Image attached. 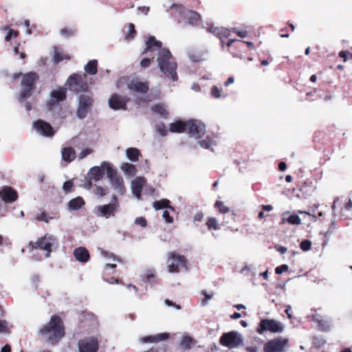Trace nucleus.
<instances>
[{
  "label": "nucleus",
  "mask_w": 352,
  "mask_h": 352,
  "mask_svg": "<svg viewBox=\"0 0 352 352\" xmlns=\"http://www.w3.org/2000/svg\"><path fill=\"white\" fill-rule=\"evenodd\" d=\"M208 31L218 36L220 39H222L223 38H228L232 32V30L227 28L214 26L210 27L208 28Z\"/></svg>",
  "instance_id": "cd10ccee"
},
{
  "label": "nucleus",
  "mask_w": 352,
  "mask_h": 352,
  "mask_svg": "<svg viewBox=\"0 0 352 352\" xmlns=\"http://www.w3.org/2000/svg\"><path fill=\"white\" fill-rule=\"evenodd\" d=\"M75 258L80 263H86L89 260L90 256L88 250L84 247H79L74 250Z\"/></svg>",
  "instance_id": "a878e982"
},
{
  "label": "nucleus",
  "mask_w": 352,
  "mask_h": 352,
  "mask_svg": "<svg viewBox=\"0 0 352 352\" xmlns=\"http://www.w3.org/2000/svg\"><path fill=\"white\" fill-rule=\"evenodd\" d=\"M75 30L72 28H64L60 31V34L64 36H69L74 34Z\"/></svg>",
  "instance_id": "6e6d98bb"
},
{
  "label": "nucleus",
  "mask_w": 352,
  "mask_h": 352,
  "mask_svg": "<svg viewBox=\"0 0 352 352\" xmlns=\"http://www.w3.org/2000/svg\"><path fill=\"white\" fill-rule=\"evenodd\" d=\"M339 56L343 58L344 61H346V60L352 57V54L347 51H341L339 53Z\"/></svg>",
  "instance_id": "bf43d9fd"
},
{
  "label": "nucleus",
  "mask_w": 352,
  "mask_h": 352,
  "mask_svg": "<svg viewBox=\"0 0 352 352\" xmlns=\"http://www.w3.org/2000/svg\"><path fill=\"white\" fill-rule=\"evenodd\" d=\"M221 89L217 86H213L210 90V94L214 98H220L221 97Z\"/></svg>",
  "instance_id": "09e8293b"
},
{
  "label": "nucleus",
  "mask_w": 352,
  "mask_h": 352,
  "mask_svg": "<svg viewBox=\"0 0 352 352\" xmlns=\"http://www.w3.org/2000/svg\"><path fill=\"white\" fill-rule=\"evenodd\" d=\"M169 131L171 133L186 132V122L179 120L170 124Z\"/></svg>",
  "instance_id": "7c9ffc66"
},
{
  "label": "nucleus",
  "mask_w": 352,
  "mask_h": 352,
  "mask_svg": "<svg viewBox=\"0 0 352 352\" xmlns=\"http://www.w3.org/2000/svg\"><path fill=\"white\" fill-rule=\"evenodd\" d=\"M35 220L37 221H44L45 223H49L50 220L52 219L51 217H48L47 214L45 212H42L39 214L35 215Z\"/></svg>",
  "instance_id": "79ce46f5"
},
{
  "label": "nucleus",
  "mask_w": 352,
  "mask_h": 352,
  "mask_svg": "<svg viewBox=\"0 0 352 352\" xmlns=\"http://www.w3.org/2000/svg\"><path fill=\"white\" fill-rule=\"evenodd\" d=\"M194 344L195 341L190 336L188 335H184L181 337L179 346L181 349L184 350H188Z\"/></svg>",
  "instance_id": "c756f323"
},
{
  "label": "nucleus",
  "mask_w": 352,
  "mask_h": 352,
  "mask_svg": "<svg viewBox=\"0 0 352 352\" xmlns=\"http://www.w3.org/2000/svg\"><path fill=\"white\" fill-rule=\"evenodd\" d=\"M186 132L195 139L202 138L206 133L205 124L199 120H190L186 122Z\"/></svg>",
  "instance_id": "1a4fd4ad"
},
{
  "label": "nucleus",
  "mask_w": 352,
  "mask_h": 352,
  "mask_svg": "<svg viewBox=\"0 0 352 352\" xmlns=\"http://www.w3.org/2000/svg\"><path fill=\"white\" fill-rule=\"evenodd\" d=\"M100 254L106 261L104 269H115L116 267V264L114 262L119 261V259L113 254L101 250Z\"/></svg>",
  "instance_id": "b1692460"
},
{
  "label": "nucleus",
  "mask_w": 352,
  "mask_h": 352,
  "mask_svg": "<svg viewBox=\"0 0 352 352\" xmlns=\"http://www.w3.org/2000/svg\"><path fill=\"white\" fill-rule=\"evenodd\" d=\"M120 169L124 174L129 177H133L137 173L135 166L128 162L122 163L120 165Z\"/></svg>",
  "instance_id": "c85d7f7f"
},
{
  "label": "nucleus",
  "mask_w": 352,
  "mask_h": 352,
  "mask_svg": "<svg viewBox=\"0 0 352 352\" xmlns=\"http://www.w3.org/2000/svg\"><path fill=\"white\" fill-rule=\"evenodd\" d=\"M128 99L126 97L113 94L109 99V105L114 110L125 109Z\"/></svg>",
  "instance_id": "6ab92c4d"
},
{
  "label": "nucleus",
  "mask_w": 352,
  "mask_h": 352,
  "mask_svg": "<svg viewBox=\"0 0 352 352\" xmlns=\"http://www.w3.org/2000/svg\"><path fill=\"white\" fill-rule=\"evenodd\" d=\"M5 30H8V33L5 36V40L6 41H10L12 38L16 37L19 34V32L13 29H9L6 28Z\"/></svg>",
  "instance_id": "c03bdc74"
},
{
  "label": "nucleus",
  "mask_w": 352,
  "mask_h": 352,
  "mask_svg": "<svg viewBox=\"0 0 352 352\" xmlns=\"http://www.w3.org/2000/svg\"><path fill=\"white\" fill-rule=\"evenodd\" d=\"M135 223L141 226L142 228H145L147 225V222L145 218L142 217H138L135 219Z\"/></svg>",
  "instance_id": "864d4df0"
},
{
  "label": "nucleus",
  "mask_w": 352,
  "mask_h": 352,
  "mask_svg": "<svg viewBox=\"0 0 352 352\" xmlns=\"http://www.w3.org/2000/svg\"><path fill=\"white\" fill-rule=\"evenodd\" d=\"M99 343L96 338L87 337L78 341L79 352H97Z\"/></svg>",
  "instance_id": "4468645a"
},
{
  "label": "nucleus",
  "mask_w": 352,
  "mask_h": 352,
  "mask_svg": "<svg viewBox=\"0 0 352 352\" xmlns=\"http://www.w3.org/2000/svg\"><path fill=\"white\" fill-rule=\"evenodd\" d=\"M38 333L51 344H56L65 336L63 322L59 316H53L47 323L40 327Z\"/></svg>",
  "instance_id": "f257e3e1"
},
{
  "label": "nucleus",
  "mask_w": 352,
  "mask_h": 352,
  "mask_svg": "<svg viewBox=\"0 0 352 352\" xmlns=\"http://www.w3.org/2000/svg\"><path fill=\"white\" fill-rule=\"evenodd\" d=\"M289 269V267L287 265L283 264L280 266H278L275 269V272L277 274H281L283 272L287 271Z\"/></svg>",
  "instance_id": "4d7b16f0"
},
{
  "label": "nucleus",
  "mask_w": 352,
  "mask_h": 352,
  "mask_svg": "<svg viewBox=\"0 0 352 352\" xmlns=\"http://www.w3.org/2000/svg\"><path fill=\"white\" fill-rule=\"evenodd\" d=\"M204 295L205 296V300H203V304L206 305L208 303V301L212 298V294H207L206 292H203Z\"/></svg>",
  "instance_id": "774afa93"
},
{
  "label": "nucleus",
  "mask_w": 352,
  "mask_h": 352,
  "mask_svg": "<svg viewBox=\"0 0 352 352\" xmlns=\"http://www.w3.org/2000/svg\"><path fill=\"white\" fill-rule=\"evenodd\" d=\"M151 110L153 113L160 115L161 117L166 118L167 116L166 109L164 104H155L152 107Z\"/></svg>",
  "instance_id": "4c0bfd02"
},
{
  "label": "nucleus",
  "mask_w": 352,
  "mask_h": 352,
  "mask_svg": "<svg viewBox=\"0 0 352 352\" xmlns=\"http://www.w3.org/2000/svg\"><path fill=\"white\" fill-rule=\"evenodd\" d=\"M103 165L102 162L100 166H96L90 168L89 171V176L90 179L97 182L102 178L104 174V170H106V166Z\"/></svg>",
  "instance_id": "393cba45"
},
{
  "label": "nucleus",
  "mask_w": 352,
  "mask_h": 352,
  "mask_svg": "<svg viewBox=\"0 0 352 352\" xmlns=\"http://www.w3.org/2000/svg\"><path fill=\"white\" fill-rule=\"evenodd\" d=\"M206 225L209 230H218L220 229V225L214 217H209Z\"/></svg>",
  "instance_id": "58836bf2"
},
{
  "label": "nucleus",
  "mask_w": 352,
  "mask_h": 352,
  "mask_svg": "<svg viewBox=\"0 0 352 352\" xmlns=\"http://www.w3.org/2000/svg\"><path fill=\"white\" fill-rule=\"evenodd\" d=\"M155 271L153 270H148L145 272L144 276L148 282H151L152 279L155 278Z\"/></svg>",
  "instance_id": "5fc2aeb1"
},
{
  "label": "nucleus",
  "mask_w": 352,
  "mask_h": 352,
  "mask_svg": "<svg viewBox=\"0 0 352 352\" xmlns=\"http://www.w3.org/2000/svg\"><path fill=\"white\" fill-rule=\"evenodd\" d=\"M170 201L168 199H161L160 201H155L153 204V208L158 210L163 208H169L173 210V208L169 206Z\"/></svg>",
  "instance_id": "e433bc0d"
},
{
  "label": "nucleus",
  "mask_w": 352,
  "mask_h": 352,
  "mask_svg": "<svg viewBox=\"0 0 352 352\" xmlns=\"http://www.w3.org/2000/svg\"><path fill=\"white\" fill-rule=\"evenodd\" d=\"M0 198L5 203H12L18 198L17 192L11 187L4 186L0 190Z\"/></svg>",
  "instance_id": "aec40b11"
},
{
  "label": "nucleus",
  "mask_w": 352,
  "mask_h": 352,
  "mask_svg": "<svg viewBox=\"0 0 352 352\" xmlns=\"http://www.w3.org/2000/svg\"><path fill=\"white\" fill-rule=\"evenodd\" d=\"M94 152V150L91 148H85L82 149L80 153L78 154V158L80 160L84 159L87 155L91 154Z\"/></svg>",
  "instance_id": "3c124183"
},
{
  "label": "nucleus",
  "mask_w": 352,
  "mask_h": 352,
  "mask_svg": "<svg viewBox=\"0 0 352 352\" xmlns=\"http://www.w3.org/2000/svg\"><path fill=\"white\" fill-rule=\"evenodd\" d=\"M168 256L167 265L170 273H177L180 269L186 268V259L183 256L169 252Z\"/></svg>",
  "instance_id": "9b49d317"
},
{
  "label": "nucleus",
  "mask_w": 352,
  "mask_h": 352,
  "mask_svg": "<svg viewBox=\"0 0 352 352\" xmlns=\"http://www.w3.org/2000/svg\"><path fill=\"white\" fill-rule=\"evenodd\" d=\"M69 89L75 92L85 91L88 89L85 74H72L66 82Z\"/></svg>",
  "instance_id": "6e6552de"
},
{
  "label": "nucleus",
  "mask_w": 352,
  "mask_h": 352,
  "mask_svg": "<svg viewBox=\"0 0 352 352\" xmlns=\"http://www.w3.org/2000/svg\"><path fill=\"white\" fill-rule=\"evenodd\" d=\"M12 326L6 320H0V334H8Z\"/></svg>",
  "instance_id": "a19ab883"
},
{
  "label": "nucleus",
  "mask_w": 352,
  "mask_h": 352,
  "mask_svg": "<svg viewBox=\"0 0 352 352\" xmlns=\"http://www.w3.org/2000/svg\"><path fill=\"white\" fill-rule=\"evenodd\" d=\"M72 188V182L71 181H67L63 184V188L65 192H68Z\"/></svg>",
  "instance_id": "680f3d73"
},
{
  "label": "nucleus",
  "mask_w": 352,
  "mask_h": 352,
  "mask_svg": "<svg viewBox=\"0 0 352 352\" xmlns=\"http://www.w3.org/2000/svg\"><path fill=\"white\" fill-rule=\"evenodd\" d=\"M318 323V327L322 331H327L330 328V324L329 322L322 319H316Z\"/></svg>",
  "instance_id": "49530a36"
},
{
  "label": "nucleus",
  "mask_w": 352,
  "mask_h": 352,
  "mask_svg": "<svg viewBox=\"0 0 352 352\" xmlns=\"http://www.w3.org/2000/svg\"><path fill=\"white\" fill-rule=\"evenodd\" d=\"M162 217L165 219L166 222L168 223H171L173 222V219L170 216L169 212L167 210H164L162 214Z\"/></svg>",
  "instance_id": "052dcab7"
},
{
  "label": "nucleus",
  "mask_w": 352,
  "mask_h": 352,
  "mask_svg": "<svg viewBox=\"0 0 352 352\" xmlns=\"http://www.w3.org/2000/svg\"><path fill=\"white\" fill-rule=\"evenodd\" d=\"M300 248L303 251H308L311 249V242L309 240H304L300 243Z\"/></svg>",
  "instance_id": "603ef678"
},
{
  "label": "nucleus",
  "mask_w": 352,
  "mask_h": 352,
  "mask_svg": "<svg viewBox=\"0 0 352 352\" xmlns=\"http://www.w3.org/2000/svg\"><path fill=\"white\" fill-rule=\"evenodd\" d=\"M288 223L292 226L300 225L302 221L298 215L296 214H291L289 211H285L281 216V223Z\"/></svg>",
  "instance_id": "4be33fe9"
},
{
  "label": "nucleus",
  "mask_w": 352,
  "mask_h": 352,
  "mask_svg": "<svg viewBox=\"0 0 352 352\" xmlns=\"http://www.w3.org/2000/svg\"><path fill=\"white\" fill-rule=\"evenodd\" d=\"M85 72L89 75H95L98 72V61L89 60L84 67Z\"/></svg>",
  "instance_id": "473e14b6"
},
{
  "label": "nucleus",
  "mask_w": 352,
  "mask_h": 352,
  "mask_svg": "<svg viewBox=\"0 0 352 352\" xmlns=\"http://www.w3.org/2000/svg\"><path fill=\"white\" fill-rule=\"evenodd\" d=\"M38 78V75L35 72H29L23 75L21 80V89L20 91V98L23 100L32 94L34 89V84Z\"/></svg>",
  "instance_id": "0eeeda50"
},
{
  "label": "nucleus",
  "mask_w": 352,
  "mask_h": 352,
  "mask_svg": "<svg viewBox=\"0 0 352 352\" xmlns=\"http://www.w3.org/2000/svg\"><path fill=\"white\" fill-rule=\"evenodd\" d=\"M70 57L63 53V52L60 51L58 49H55L54 50V61L56 63L60 62L63 60H69Z\"/></svg>",
  "instance_id": "ea45409f"
},
{
  "label": "nucleus",
  "mask_w": 352,
  "mask_h": 352,
  "mask_svg": "<svg viewBox=\"0 0 352 352\" xmlns=\"http://www.w3.org/2000/svg\"><path fill=\"white\" fill-rule=\"evenodd\" d=\"M197 140L199 145L201 147L206 149L211 148L212 146L216 144V141L214 139L210 138L209 136H206L205 138H204L203 137L202 138Z\"/></svg>",
  "instance_id": "f704fd0d"
},
{
  "label": "nucleus",
  "mask_w": 352,
  "mask_h": 352,
  "mask_svg": "<svg viewBox=\"0 0 352 352\" xmlns=\"http://www.w3.org/2000/svg\"><path fill=\"white\" fill-rule=\"evenodd\" d=\"M85 204L84 200L82 198L78 197L74 199L70 200L68 203V208L71 210H77L81 208V207Z\"/></svg>",
  "instance_id": "72a5a7b5"
},
{
  "label": "nucleus",
  "mask_w": 352,
  "mask_h": 352,
  "mask_svg": "<svg viewBox=\"0 0 352 352\" xmlns=\"http://www.w3.org/2000/svg\"><path fill=\"white\" fill-rule=\"evenodd\" d=\"M215 207L219 210V212L222 214H226L230 211V208L219 201L215 203Z\"/></svg>",
  "instance_id": "37998d69"
},
{
  "label": "nucleus",
  "mask_w": 352,
  "mask_h": 352,
  "mask_svg": "<svg viewBox=\"0 0 352 352\" xmlns=\"http://www.w3.org/2000/svg\"><path fill=\"white\" fill-rule=\"evenodd\" d=\"M103 166H106L107 176L111 186L118 193L122 195L125 191L123 179L117 174L116 170L113 168L111 164L107 162H103Z\"/></svg>",
  "instance_id": "20e7f679"
},
{
  "label": "nucleus",
  "mask_w": 352,
  "mask_h": 352,
  "mask_svg": "<svg viewBox=\"0 0 352 352\" xmlns=\"http://www.w3.org/2000/svg\"><path fill=\"white\" fill-rule=\"evenodd\" d=\"M116 208V206L115 204L98 206L96 208L95 213L98 216L103 217L107 219L110 217L114 216Z\"/></svg>",
  "instance_id": "412c9836"
},
{
  "label": "nucleus",
  "mask_w": 352,
  "mask_h": 352,
  "mask_svg": "<svg viewBox=\"0 0 352 352\" xmlns=\"http://www.w3.org/2000/svg\"><path fill=\"white\" fill-rule=\"evenodd\" d=\"M169 338L168 333H161L155 336H147L140 338L142 343H157L161 341L166 340Z\"/></svg>",
  "instance_id": "5701e85b"
},
{
  "label": "nucleus",
  "mask_w": 352,
  "mask_h": 352,
  "mask_svg": "<svg viewBox=\"0 0 352 352\" xmlns=\"http://www.w3.org/2000/svg\"><path fill=\"white\" fill-rule=\"evenodd\" d=\"M136 32L135 30V26L133 24L130 23L128 27V32L126 34V38L127 39H132L134 38Z\"/></svg>",
  "instance_id": "a18cd8bd"
},
{
  "label": "nucleus",
  "mask_w": 352,
  "mask_h": 352,
  "mask_svg": "<svg viewBox=\"0 0 352 352\" xmlns=\"http://www.w3.org/2000/svg\"><path fill=\"white\" fill-rule=\"evenodd\" d=\"M203 219H204V214L201 212H197L193 217V220L195 221H198V222L201 221L203 220Z\"/></svg>",
  "instance_id": "69168bd1"
},
{
  "label": "nucleus",
  "mask_w": 352,
  "mask_h": 352,
  "mask_svg": "<svg viewBox=\"0 0 352 352\" xmlns=\"http://www.w3.org/2000/svg\"><path fill=\"white\" fill-rule=\"evenodd\" d=\"M127 159L131 162H135L140 156V152L137 148H128L125 151Z\"/></svg>",
  "instance_id": "2f4dec72"
},
{
  "label": "nucleus",
  "mask_w": 352,
  "mask_h": 352,
  "mask_svg": "<svg viewBox=\"0 0 352 352\" xmlns=\"http://www.w3.org/2000/svg\"><path fill=\"white\" fill-rule=\"evenodd\" d=\"M92 98L87 95H80L78 97V106L76 110V116L79 119L84 118L92 105Z\"/></svg>",
  "instance_id": "2eb2a0df"
},
{
  "label": "nucleus",
  "mask_w": 352,
  "mask_h": 352,
  "mask_svg": "<svg viewBox=\"0 0 352 352\" xmlns=\"http://www.w3.org/2000/svg\"><path fill=\"white\" fill-rule=\"evenodd\" d=\"M96 194L102 197L107 194V190L101 186H97L96 188Z\"/></svg>",
  "instance_id": "e2e57ef3"
},
{
  "label": "nucleus",
  "mask_w": 352,
  "mask_h": 352,
  "mask_svg": "<svg viewBox=\"0 0 352 352\" xmlns=\"http://www.w3.org/2000/svg\"><path fill=\"white\" fill-rule=\"evenodd\" d=\"M156 131L162 136H165L167 134L166 127L163 123H160L155 126Z\"/></svg>",
  "instance_id": "de8ad7c7"
},
{
  "label": "nucleus",
  "mask_w": 352,
  "mask_h": 352,
  "mask_svg": "<svg viewBox=\"0 0 352 352\" xmlns=\"http://www.w3.org/2000/svg\"><path fill=\"white\" fill-rule=\"evenodd\" d=\"M58 244L57 239L52 234H45L38 238L35 242L30 241L29 246L34 249H40L46 251L45 257L49 258L52 252V248Z\"/></svg>",
  "instance_id": "39448f33"
},
{
  "label": "nucleus",
  "mask_w": 352,
  "mask_h": 352,
  "mask_svg": "<svg viewBox=\"0 0 352 352\" xmlns=\"http://www.w3.org/2000/svg\"><path fill=\"white\" fill-rule=\"evenodd\" d=\"M284 330V325L280 322L273 319H263L260 323L257 332L262 334L264 331H269L272 333H281Z\"/></svg>",
  "instance_id": "9d476101"
},
{
  "label": "nucleus",
  "mask_w": 352,
  "mask_h": 352,
  "mask_svg": "<svg viewBox=\"0 0 352 352\" xmlns=\"http://www.w3.org/2000/svg\"><path fill=\"white\" fill-rule=\"evenodd\" d=\"M66 96V89L64 87H58L51 92V97L47 102V105L50 109L53 107L65 100Z\"/></svg>",
  "instance_id": "f3484780"
},
{
  "label": "nucleus",
  "mask_w": 352,
  "mask_h": 352,
  "mask_svg": "<svg viewBox=\"0 0 352 352\" xmlns=\"http://www.w3.org/2000/svg\"><path fill=\"white\" fill-rule=\"evenodd\" d=\"M156 54L157 65L161 72L171 80L177 81L178 79L176 72L177 63L170 51L161 47L156 52Z\"/></svg>",
  "instance_id": "f03ea898"
},
{
  "label": "nucleus",
  "mask_w": 352,
  "mask_h": 352,
  "mask_svg": "<svg viewBox=\"0 0 352 352\" xmlns=\"http://www.w3.org/2000/svg\"><path fill=\"white\" fill-rule=\"evenodd\" d=\"M245 272H250L252 276L256 275V267L252 265H245L241 270V273H244Z\"/></svg>",
  "instance_id": "8fccbe9b"
},
{
  "label": "nucleus",
  "mask_w": 352,
  "mask_h": 352,
  "mask_svg": "<svg viewBox=\"0 0 352 352\" xmlns=\"http://www.w3.org/2000/svg\"><path fill=\"white\" fill-rule=\"evenodd\" d=\"M34 129L37 133L45 137H52L54 134V131L52 126L43 120H37L34 123Z\"/></svg>",
  "instance_id": "dca6fc26"
},
{
  "label": "nucleus",
  "mask_w": 352,
  "mask_h": 352,
  "mask_svg": "<svg viewBox=\"0 0 352 352\" xmlns=\"http://www.w3.org/2000/svg\"><path fill=\"white\" fill-rule=\"evenodd\" d=\"M138 10L139 12L143 14L144 15H146L148 14V12H149L150 8H149V7H147V6H142V7H139L138 8Z\"/></svg>",
  "instance_id": "338daca9"
},
{
  "label": "nucleus",
  "mask_w": 352,
  "mask_h": 352,
  "mask_svg": "<svg viewBox=\"0 0 352 352\" xmlns=\"http://www.w3.org/2000/svg\"><path fill=\"white\" fill-rule=\"evenodd\" d=\"M182 14L186 23L192 25H197L200 19V16L197 12L188 10H184Z\"/></svg>",
  "instance_id": "bb28decb"
},
{
  "label": "nucleus",
  "mask_w": 352,
  "mask_h": 352,
  "mask_svg": "<svg viewBox=\"0 0 352 352\" xmlns=\"http://www.w3.org/2000/svg\"><path fill=\"white\" fill-rule=\"evenodd\" d=\"M219 343L222 346L236 349L243 345V338L240 333L232 331L223 333L220 338Z\"/></svg>",
  "instance_id": "423d86ee"
},
{
  "label": "nucleus",
  "mask_w": 352,
  "mask_h": 352,
  "mask_svg": "<svg viewBox=\"0 0 352 352\" xmlns=\"http://www.w3.org/2000/svg\"><path fill=\"white\" fill-rule=\"evenodd\" d=\"M145 184L146 179L143 177H136L131 182V192L138 200L141 199L142 190Z\"/></svg>",
  "instance_id": "a211bd4d"
},
{
  "label": "nucleus",
  "mask_w": 352,
  "mask_h": 352,
  "mask_svg": "<svg viewBox=\"0 0 352 352\" xmlns=\"http://www.w3.org/2000/svg\"><path fill=\"white\" fill-rule=\"evenodd\" d=\"M122 82L126 83V88L128 90L136 94L145 95L148 89L146 82H142L138 79H132L126 82V79L125 78H122L119 80L117 86L119 87V84Z\"/></svg>",
  "instance_id": "f8f14e48"
},
{
  "label": "nucleus",
  "mask_w": 352,
  "mask_h": 352,
  "mask_svg": "<svg viewBox=\"0 0 352 352\" xmlns=\"http://www.w3.org/2000/svg\"><path fill=\"white\" fill-rule=\"evenodd\" d=\"M76 153L71 147L64 148L62 151V159L64 161L70 162L75 159Z\"/></svg>",
  "instance_id": "c9c22d12"
},
{
  "label": "nucleus",
  "mask_w": 352,
  "mask_h": 352,
  "mask_svg": "<svg viewBox=\"0 0 352 352\" xmlns=\"http://www.w3.org/2000/svg\"><path fill=\"white\" fill-rule=\"evenodd\" d=\"M164 303L166 306L174 307L177 310L181 309L180 305L175 304V302L168 299H166L164 301Z\"/></svg>",
  "instance_id": "13d9d810"
},
{
  "label": "nucleus",
  "mask_w": 352,
  "mask_h": 352,
  "mask_svg": "<svg viewBox=\"0 0 352 352\" xmlns=\"http://www.w3.org/2000/svg\"><path fill=\"white\" fill-rule=\"evenodd\" d=\"M162 47V43L156 40L153 36H150L145 43V48L143 54L146 56L141 60L140 65L142 67H147L151 63V60L154 58L156 52Z\"/></svg>",
  "instance_id": "7ed1b4c3"
},
{
  "label": "nucleus",
  "mask_w": 352,
  "mask_h": 352,
  "mask_svg": "<svg viewBox=\"0 0 352 352\" xmlns=\"http://www.w3.org/2000/svg\"><path fill=\"white\" fill-rule=\"evenodd\" d=\"M274 248L275 250L280 252V254H283L285 253H286V252L287 251V248L284 247V246H282V245H276L274 246Z\"/></svg>",
  "instance_id": "0e129e2a"
},
{
  "label": "nucleus",
  "mask_w": 352,
  "mask_h": 352,
  "mask_svg": "<svg viewBox=\"0 0 352 352\" xmlns=\"http://www.w3.org/2000/svg\"><path fill=\"white\" fill-rule=\"evenodd\" d=\"M288 342L287 338H278L271 340L264 345V352H285Z\"/></svg>",
  "instance_id": "ddd939ff"
}]
</instances>
